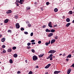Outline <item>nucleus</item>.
<instances>
[{
    "label": "nucleus",
    "mask_w": 74,
    "mask_h": 74,
    "mask_svg": "<svg viewBox=\"0 0 74 74\" xmlns=\"http://www.w3.org/2000/svg\"><path fill=\"white\" fill-rule=\"evenodd\" d=\"M23 1H24V0H20L19 1V0H16V1L17 3H20V4H23Z\"/></svg>",
    "instance_id": "f257e3e1"
},
{
    "label": "nucleus",
    "mask_w": 74,
    "mask_h": 74,
    "mask_svg": "<svg viewBox=\"0 0 74 74\" xmlns=\"http://www.w3.org/2000/svg\"><path fill=\"white\" fill-rule=\"evenodd\" d=\"M37 59H38V58H37V57L36 56L34 55L33 57V60L34 61L37 60Z\"/></svg>",
    "instance_id": "f03ea898"
},
{
    "label": "nucleus",
    "mask_w": 74,
    "mask_h": 74,
    "mask_svg": "<svg viewBox=\"0 0 74 74\" xmlns=\"http://www.w3.org/2000/svg\"><path fill=\"white\" fill-rule=\"evenodd\" d=\"M55 52H56V51L53 50H51L48 52V53H49L51 54L54 53Z\"/></svg>",
    "instance_id": "7ed1b4c3"
},
{
    "label": "nucleus",
    "mask_w": 74,
    "mask_h": 74,
    "mask_svg": "<svg viewBox=\"0 0 74 74\" xmlns=\"http://www.w3.org/2000/svg\"><path fill=\"white\" fill-rule=\"evenodd\" d=\"M16 27L17 29H19L20 27V26L19 23H17L16 24Z\"/></svg>",
    "instance_id": "20e7f679"
},
{
    "label": "nucleus",
    "mask_w": 74,
    "mask_h": 74,
    "mask_svg": "<svg viewBox=\"0 0 74 74\" xmlns=\"http://www.w3.org/2000/svg\"><path fill=\"white\" fill-rule=\"evenodd\" d=\"M48 26L50 27H52V22H50L48 23Z\"/></svg>",
    "instance_id": "39448f33"
},
{
    "label": "nucleus",
    "mask_w": 74,
    "mask_h": 74,
    "mask_svg": "<svg viewBox=\"0 0 74 74\" xmlns=\"http://www.w3.org/2000/svg\"><path fill=\"white\" fill-rule=\"evenodd\" d=\"M71 71V69L70 68L69 69L67 72V74H69L70 73Z\"/></svg>",
    "instance_id": "423d86ee"
},
{
    "label": "nucleus",
    "mask_w": 74,
    "mask_h": 74,
    "mask_svg": "<svg viewBox=\"0 0 74 74\" xmlns=\"http://www.w3.org/2000/svg\"><path fill=\"white\" fill-rule=\"evenodd\" d=\"M52 56H53V54H51L50 55V60H52Z\"/></svg>",
    "instance_id": "0eeeda50"
},
{
    "label": "nucleus",
    "mask_w": 74,
    "mask_h": 74,
    "mask_svg": "<svg viewBox=\"0 0 74 74\" xmlns=\"http://www.w3.org/2000/svg\"><path fill=\"white\" fill-rule=\"evenodd\" d=\"M12 12V11L11 10H9L7 11L6 12V14H10V13H11Z\"/></svg>",
    "instance_id": "6e6552de"
},
{
    "label": "nucleus",
    "mask_w": 74,
    "mask_h": 74,
    "mask_svg": "<svg viewBox=\"0 0 74 74\" xmlns=\"http://www.w3.org/2000/svg\"><path fill=\"white\" fill-rule=\"evenodd\" d=\"M51 66V64H49L47 65L45 67V69H48L49 68V67Z\"/></svg>",
    "instance_id": "1a4fd4ad"
},
{
    "label": "nucleus",
    "mask_w": 74,
    "mask_h": 74,
    "mask_svg": "<svg viewBox=\"0 0 74 74\" xmlns=\"http://www.w3.org/2000/svg\"><path fill=\"white\" fill-rule=\"evenodd\" d=\"M9 21V20H8V19H6L5 20V21L4 22V23H8V21Z\"/></svg>",
    "instance_id": "9d476101"
},
{
    "label": "nucleus",
    "mask_w": 74,
    "mask_h": 74,
    "mask_svg": "<svg viewBox=\"0 0 74 74\" xmlns=\"http://www.w3.org/2000/svg\"><path fill=\"white\" fill-rule=\"evenodd\" d=\"M56 41V40L55 39L52 40L51 41V44H53V43H54V42H55Z\"/></svg>",
    "instance_id": "9b49d317"
},
{
    "label": "nucleus",
    "mask_w": 74,
    "mask_h": 74,
    "mask_svg": "<svg viewBox=\"0 0 74 74\" xmlns=\"http://www.w3.org/2000/svg\"><path fill=\"white\" fill-rule=\"evenodd\" d=\"M60 72V71H56L54 72V74H58Z\"/></svg>",
    "instance_id": "f8f14e48"
},
{
    "label": "nucleus",
    "mask_w": 74,
    "mask_h": 74,
    "mask_svg": "<svg viewBox=\"0 0 74 74\" xmlns=\"http://www.w3.org/2000/svg\"><path fill=\"white\" fill-rule=\"evenodd\" d=\"M53 33H51L48 35V37H51L53 36Z\"/></svg>",
    "instance_id": "ddd939ff"
},
{
    "label": "nucleus",
    "mask_w": 74,
    "mask_h": 74,
    "mask_svg": "<svg viewBox=\"0 0 74 74\" xmlns=\"http://www.w3.org/2000/svg\"><path fill=\"white\" fill-rule=\"evenodd\" d=\"M54 11L55 12H57L58 11V9L57 8H55L54 9Z\"/></svg>",
    "instance_id": "4468645a"
},
{
    "label": "nucleus",
    "mask_w": 74,
    "mask_h": 74,
    "mask_svg": "<svg viewBox=\"0 0 74 74\" xmlns=\"http://www.w3.org/2000/svg\"><path fill=\"white\" fill-rule=\"evenodd\" d=\"M5 40V38H2L1 40V41L2 42H4Z\"/></svg>",
    "instance_id": "2eb2a0df"
},
{
    "label": "nucleus",
    "mask_w": 74,
    "mask_h": 74,
    "mask_svg": "<svg viewBox=\"0 0 74 74\" xmlns=\"http://www.w3.org/2000/svg\"><path fill=\"white\" fill-rule=\"evenodd\" d=\"M66 21L67 22H69L70 21V19L69 18H66Z\"/></svg>",
    "instance_id": "dca6fc26"
},
{
    "label": "nucleus",
    "mask_w": 74,
    "mask_h": 74,
    "mask_svg": "<svg viewBox=\"0 0 74 74\" xmlns=\"http://www.w3.org/2000/svg\"><path fill=\"white\" fill-rule=\"evenodd\" d=\"M70 24H71V23H68L66 25V27H69V26L70 25Z\"/></svg>",
    "instance_id": "f3484780"
},
{
    "label": "nucleus",
    "mask_w": 74,
    "mask_h": 74,
    "mask_svg": "<svg viewBox=\"0 0 74 74\" xmlns=\"http://www.w3.org/2000/svg\"><path fill=\"white\" fill-rule=\"evenodd\" d=\"M11 51H12V49H9L7 51L8 52H11Z\"/></svg>",
    "instance_id": "a211bd4d"
},
{
    "label": "nucleus",
    "mask_w": 74,
    "mask_h": 74,
    "mask_svg": "<svg viewBox=\"0 0 74 74\" xmlns=\"http://www.w3.org/2000/svg\"><path fill=\"white\" fill-rule=\"evenodd\" d=\"M44 55V54H40V55H39L38 56L39 58H42L43 56Z\"/></svg>",
    "instance_id": "6ab92c4d"
},
{
    "label": "nucleus",
    "mask_w": 74,
    "mask_h": 74,
    "mask_svg": "<svg viewBox=\"0 0 74 74\" xmlns=\"http://www.w3.org/2000/svg\"><path fill=\"white\" fill-rule=\"evenodd\" d=\"M13 56L14 58H17V57H18V55H17V54H14L13 55Z\"/></svg>",
    "instance_id": "aec40b11"
},
{
    "label": "nucleus",
    "mask_w": 74,
    "mask_h": 74,
    "mask_svg": "<svg viewBox=\"0 0 74 74\" xmlns=\"http://www.w3.org/2000/svg\"><path fill=\"white\" fill-rule=\"evenodd\" d=\"M69 15L70 14L71 15V14H73V12L71 11H70L69 12Z\"/></svg>",
    "instance_id": "412c9836"
},
{
    "label": "nucleus",
    "mask_w": 74,
    "mask_h": 74,
    "mask_svg": "<svg viewBox=\"0 0 74 74\" xmlns=\"http://www.w3.org/2000/svg\"><path fill=\"white\" fill-rule=\"evenodd\" d=\"M71 57V54L69 55L67 57V58H70Z\"/></svg>",
    "instance_id": "4be33fe9"
},
{
    "label": "nucleus",
    "mask_w": 74,
    "mask_h": 74,
    "mask_svg": "<svg viewBox=\"0 0 74 74\" xmlns=\"http://www.w3.org/2000/svg\"><path fill=\"white\" fill-rule=\"evenodd\" d=\"M46 32H51V31L49 30V29H47L46 30Z\"/></svg>",
    "instance_id": "5701e85b"
},
{
    "label": "nucleus",
    "mask_w": 74,
    "mask_h": 74,
    "mask_svg": "<svg viewBox=\"0 0 74 74\" xmlns=\"http://www.w3.org/2000/svg\"><path fill=\"white\" fill-rule=\"evenodd\" d=\"M55 32V30L53 29H52L51 30V33H54Z\"/></svg>",
    "instance_id": "b1692460"
},
{
    "label": "nucleus",
    "mask_w": 74,
    "mask_h": 74,
    "mask_svg": "<svg viewBox=\"0 0 74 74\" xmlns=\"http://www.w3.org/2000/svg\"><path fill=\"white\" fill-rule=\"evenodd\" d=\"M10 63H13V62L12 61V59L10 60Z\"/></svg>",
    "instance_id": "393cba45"
},
{
    "label": "nucleus",
    "mask_w": 74,
    "mask_h": 74,
    "mask_svg": "<svg viewBox=\"0 0 74 74\" xmlns=\"http://www.w3.org/2000/svg\"><path fill=\"white\" fill-rule=\"evenodd\" d=\"M16 49V47H12V49L13 50H15V49Z\"/></svg>",
    "instance_id": "a878e982"
},
{
    "label": "nucleus",
    "mask_w": 74,
    "mask_h": 74,
    "mask_svg": "<svg viewBox=\"0 0 74 74\" xmlns=\"http://www.w3.org/2000/svg\"><path fill=\"white\" fill-rule=\"evenodd\" d=\"M26 9H27V10H30V7H27L26 8Z\"/></svg>",
    "instance_id": "bb28decb"
},
{
    "label": "nucleus",
    "mask_w": 74,
    "mask_h": 74,
    "mask_svg": "<svg viewBox=\"0 0 74 74\" xmlns=\"http://www.w3.org/2000/svg\"><path fill=\"white\" fill-rule=\"evenodd\" d=\"M8 33H10H10H12V31H11V30H8Z\"/></svg>",
    "instance_id": "cd10ccee"
},
{
    "label": "nucleus",
    "mask_w": 74,
    "mask_h": 74,
    "mask_svg": "<svg viewBox=\"0 0 74 74\" xmlns=\"http://www.w3.org/2000/svg\"><path fill=\"white\" fill-rule=\"evenodd\" d=\"M55 39L56 40H57V39L58 38V36H56L55 37Z\"/></svg>",
    "instance_id": "c85d7f7f"
},
{
    "label": "nucleus",
    "mask_w": 74,
    "mask_h": 74,
    "mask_svg": "<svg viewBox=\"0 0 74 74\" xmlns=\"http://www.w3.org/2000/svg\"><path fill=\"white\" fill-rule=\"evenodd\" d=\"M33 74V72L32 71H30L29 73L28 74Z\"/></svg>",
    "instance_id": "c756f323"
},
{
    "label": "nucleus",
    "mask_w": 74,
    "mask_h": 74,
    "mask_svg": "<svg viewBox=\"0 0 74 74\" xmlns=\"http://www.w3.org/2000/svg\"><path fill=\"white\" fill-rule=\"evenodd\" d=\"M31 45V43H28L27 44V45L28 46H30Z\"/></svg>",
    "instance_id": "7c9ffc66"
},
{
    "label": "nucleus",
    "mask_w": 74,
    "mask_h": 74,
    "mask_svg": "<svg viewBox=\"0 0 74 74\" xmlns=\"http://www.w3.org/2000/svg\"><path fill=\"white\" fill-rule=\"evenodd\" d=\"M32 52H33V53H34V52H35V51L33 49H32Z\"/></svg>",
    "instance_id": "2f4dec72"
},
{
    "label": "nucleus",
    "mask_w": 74,
    "mask_h": 74,
    "mask_svg": "<svg viewBox=\"0 0 74 74\" xmlns=\"http://www.w3.org/2000/svg\"><path fill=\"white\" fill-rule=\"evenodd\" d=\"M14 18L16 19H18V17L16 16H14Z\"/></svg>",
    "instance_id": "473e14b6"
},
{
    "label": "nucleus",
    "mask_w": 74,
    "mask_h": 74,
    "mask_svg": "<svg viewBox=\"0 0 74 74\" xmlns=\"http://www.w3.org/2000/svg\"><path fill=\"white\" fill-rule=\"evenodd\" d=\"M2 48H5V46L4 45H3L2 46Z\"/></svg>",
    "instance_id": "72a5a7b5"
},
{
    "label": "nucleus",
    "mask_w": 74,
    "mask_h": 74,
    "mask_svg": "<svg viewBox=\"0 0 74 74\" xmlns=\"http://www.w3.org/2000/svg\"><path fill=\"white\" fill-rule=\"evenodd\" d=\"M21 31H23V30H25V29L23 28H22L21 29Z\"/></svg>",
    "instance_id": "f704fd0d"
},
{
    "label": "nucleus",
    "mask_w": 74,
    "mask_h": 74,
    "mask_svg": "<svg viewBox=\"0 0 74 74\" xmlns=\"http://www.w3.org/2000/svg\"><path fill=\"white\" fill-rule=\"evenodd\" d=\"M57 26H58V25L57 24H56V25H53V27H57Z\"/></svg>",
    "instance_id": "c9c22d12"
},
{
    "label": "nucleus",
    "mask_w": 74,
    "mask_h": 74,
    "mask_svg": "<svg viewBox=\"0 0 74 74\" xmlns=\"http://www.w3.org/2000/svg\"><path fill=\"white\" fill-rule=\"evenodd\" d=\"M40 9H41V11H43L44 10V9L42 7L40 8Z\"/></svg>",
    "instance_id": "e433bc0d"
},
{
    "label": "nucleus",
    "mask_w": 74,
    "mask_h": 74,
    "mask_svg": "<svg viewBox=\"0 0 74 74\" xmlns=\"http://www.w3.org/2000/svg\"><path fill=\"white\" fill-rule=\"evenodd\" d=\"M33 32L31 33L30 35L31 36H33Z\"/></svg>",
    "instance_id": "4c0bfd02"
},
{
    "label": "nucleus",
    "mask_w": 74,
    "mask_h": 74,
    "mask_svg": "<svg viewBox=\"0 0 74 74\" xmlns=\"http://www.w3.org/2000/svg\"><path fill=\"white\" fill-rule=\"evenodd\" d=\"M35 41V40H33L31 41V42H34Z\"/></svg>",
    "instance_id": "58836bf2"
},
{
    "label": "nucleus",
    "mask_w": 74,
    "mask_h": 74,
    "mask_svg": "<svg viewBox=\"0 0 74 74\" xmlns=\"http://www.w3.org/2000/svg\"><path fill=\"white\" fill-rule=\"evenodd\" d=\"M49 2H46V5H49Z\"/></svg>",
    "instance_id": "ea45409f"
},
{
    "label": "nucleus",
    "mask_w": 74,
    "mask_h": 74,
    "mask_svg": "<svg viewBox=\"0 0 74 74\" xmlns=\"http://www.w3.org/2000/svg\"><path fill=\"white\" fill-rule=\"evenodd\" d=\"M25 34H28V32H24Z\"/></svg>",
    "instance_id": "a19ab883"
},
{
    "label": "nucleus",
    "mask_w": 74,
    "mask_h": 74,
    "mask_svg": "<svg viewBox=\"0 0 74 74\" xmlns=\"http://www.w3.org/2000/svg\"><path fill=\"white\" fill-rule=\"evenodd\" d=\"M31 48V47L30 46L27 47V49H30Z\"/></svg>",
    "instance_id": "79ce46f5"
},
{
    "label": "nucleus",
    "mask_w": 74,
    "mask_h": 74,
    "mask_svg": "<svg viewBox=\"0 0 74 74\" xmlns=\"http://www.w3.org/2000/svg\"><path fill=\"white\" fill-rule=\"evenodd\" d=\"M41 41H39L38 42V44H41Z\"/></svg>",
    "instance_id": "37998d69"
},
{
    "label": "nucleus",
    "mask_w": 74,
    "mask_h": 74,
    "mask_svg": "<svg viewBox=\"0 0 74 74\" xmlns=\"http://www.w3.org/2000/svg\"><path fill=\"white\" fill-rule=\"evenodd\" d=\"M49 44L48 43H45V45H48Z\"/></svg>",
    "instance_id": "c03bdc74"
},
{
    "label": "nucleus",
    "mask_w": 74,
    "mask_h": 74,
    "mask_svg": "<svg viewBox=\"0 0 74 74\" xmlns=\"http://www.w3.org/2000/svg\"><path fill=\"white\" fill-rule=\"evenodd\" d=\"M17 73L18 74H20V73H21V71H18L17 72Z\"/></svg>",
    "instance_id": "a18cd8bd"
},
{
    "label": "nucleus",
    "mask_w": 74,
    "mask_h": 74,
    "mask_svg": "<svg viewBox=\"0 0 74 74\" xmlns=\"http://www.w3.org/2000/svg\"><path fill=\"white\" fill-rule=\"evenodd\" d=\"M5 52H6V51L5 50H3V53H5Z\"/></svg>",
    "instance_id": "49530a36"
},
{
    "label": "nucleus",
    "mask_w": 74,
    "mask_h": 74,
    "mask_svg": "<svg viewBox=\"0 0 74 74\" xmlns=\"http://www.w3.org/2000/svg\"><path fill=\"white\" fill-rule=\"evenodd\" d=\"M45 27H46V26H45V25H44L42 26V27H43V28H44Z\"/></svg>",
    "instance_id": "de8ad7c7"
},
{
    "label": "nucleus",
    "mask_w": 74,
    "mask_h": 74,
    "mask_svg": "<svg viewBox=\"0 0 74 74\" xmlns=\"http://www.w3.org/2000/svg\"><path fill=\"white\" fill-rule=\"evenodd\" d=\"M32 45H33V44H36V43H35V42L32 43Z\"/></svg>",
    "instance_id": "09e8293b"
},
{
    "label": "nucleus",
    "mask_w": 74,
    "mask_h": 74,
    "mask_svg": "<svg viewBox=\"0 0 74 74\" xmlns=\"http://www.w3.org/2000/svg\"><path fill=\"white\" fill-rule=\"evenodd\" d=\"M49 58H50V56L47 58V59H49Z\"/></svg>",
    "instance_id": "8fccbe9b"
},
{
    "label": "nucleus",
    "mask_w": 74,
    "mask_h": 74,
    "mask_svg": "<svg viewBox=\"0 0 74 74\" xmlns=\"http://www.w3.org/2000/svg\"><path fill=\"white\" fill-rule=\"evenodd\" d=\"M66 61H69V59H66Z\"/></svg>",
    "instance_id": "3c124183"
},
{
    "label": "nucleus",
    "mask_w": 74,
    "mask_h": 74,
    "mask_svg": "<svg viewBox=\"0 0 74 74\" xmlns=\"http://www.w3.org/2000/svg\"><path fill=\"white\" fill-rule=\"evenodd\" d=\"M62 18H63V19L65 18V16H63L62 17Z\"/></svg>",
    "instance_id": "603ef678"
},
{
    "label": "nucleus",
    "mask_w": 74,
    "mask_h": 74,
    "mask_svg": "<svg viewBox=\"0 0 74 74\" xmlns=\"http://www.w3.org/2000/svg\"><path fill=\"white\" fill-rule=\"evenodd\" d=\"M35 68H37V69H38V66H37Z\"/></svg>",
    "instance_id": "864d4df0"
},
{
    "label": "nucleus",
    "mask_w": 74,
    "mask_h": 74,
    "mask_svg": "<svg viewBox=\"0 0 74 74\" xmlns=\"http://www.w3.org/2000/svg\"><path fill=\"white\" fill-rule=\"evenodd\" d=\"M72 67H74V63L72 65Z\"/></svg>",
    "instance_id": "5fc2aeb1"
},
{
    "label": "nucleus",
    "mask_w": 74,
    "mask_h": 74,
    "mask_svg": "<svg viewBox=\"0 0 74 74\" xmlns=\"http://www.w3.org/2000/svg\"><path fill=\"white\" fill-rule=\"evenodd\" d=\"M2 37V35L1 34H0V38H1Z\"/></svg>",
    "instance_id": "6e6d98bb"
},
{
    "label": "nucleus",
    "mask_w": 74,
    "mask_h": 74,
    "mask_svg": "<svg viewBox=\"0 0 74 74\" xmlns=\"http://www.w3.org/2000/svg\"><path fill=\"white\" fill-rule=\"evenodd\" d=\"M50 42H51V41H49V44H50Z\"/></svg>",
    "instance_id": "4d7b16f0"
},
{
    "label": "nucleus",
    "mask_w": 74,
    "mask_h": 74,
    "mask_svg": "<svg viewBox=\"0 0 74 74\" xmlns=\"http://www.w3.org/2000/svg\"><path fill=\"white\" fill-rule=\"evenodd\" d=\"M45 74H48V72H47L45 73Z\"/></svg>",
    "instance_id": "13d9d810"
},
{
    "label": "nucleus",
    "mask_w": 74,
    "mask_h": 74,
    "mask_svg": "<svg viewBox=\"0 0 74 74\" xmlns=\"http://www.w3.org/2000/svg\"><path fill=\"white\" fill-rule=\"evenodd\" d=\"M16 4H17V6H19V4H18V3H17Z\"/></svg>",
    "instance_id": "bf43d9fd"
},
{
    "label": "nucleus",
    "mask_w": 74,
    "mask_h": 74,
    "mask_svg": "<svg viewBox=\"0 0 74 74\" xmlns=\"http://www.w3.org/2000/svg\"><path fill=\"white\" fill-rule=\"evenodd\" d=\"M72 23H74V20H73V21H72Z\"/></svg>",
    "instance_id": "052dcab7"
},
{
    "label": "nucleus",
    "mask_w": 74,
    "mask_h": 74,
    "mask_svg": "<svg viewBox=\"0 0 74 74\" xmlns=\"http://www.w3.org/2000/svg\"><path fill=\"white\" fill-rule=\"evenodd\" d=\"M25 62L26 63H27V60H25Z\"/></svg>",
    "instance_id": "680f3d73"
},
{
    "label": "nucleus",
    "mask_w": 74,
    "mask_h": 74,
    "mask_svg": "<svg viewBox=\"0 0 74 74\" xmlns=\"http://www.w3.org/2000/svg\"><path fill=\"white\" fill-rule=\"evenodd\" d=\"M61 55H62V54H60V55H59V56H60Z\"/></svg>",
    "instance_id": "e2e57ef3"
},
{
    "label": "nucleus",
    "mask_w": 74,
    "mask_h": 74,
    "mask_svg": "<svg viewBox=\"0 0 74 74\" xmlns=\"http://www.w3.org/2000/svg\"><path fill=\"white\" fill-rule=\"evenodd\" d=\"M34 4H37V2H35Z\"/></svg>",
    "instance_id": "0e129e2a"
},
{
    "label": "nucleus",
    "mask_w": 74,
    "mask_h": 74,
    "mask_svg": "<svg viewBox=\"0 0 74 74\" xmlns=\"http://www.w3.org/2000/svg\"><path fill=\"white\" fill-rule=\"evenodd\" d=\"M0 25H3V23H1Z\"/></svg>",
    "instance_id": "69168bd1"
},
{
    "label": "nucleus",
    "mask_w": 74,
    "mask_h": 74,
    "mask_svg": "<svg viewBox=\"0 0 74 74\" xmlns=\"http://www.w3.org/2000/svg\"><path fill=\"white\" fill-rule=\"evenodd\" d=\"M53 58H55V56H53Z\"/></svg>",
    "instance_id": "338daca9"
},
{
    "label": "nucleus",
    "mask_w": 74,
    "mask_h": 74,
    "mask_svg": "<svg viewBox=\"0 0 74 74\" xmlns=\"http://www.w3.org/2000/svg\"><path fill=\"white\" fill-rule=\"evenodd\" d=\"M71 67H73V66H72V65L71 66Z\"/></svg>",
    "instance_id": "774afa93"
}]
</instances>
